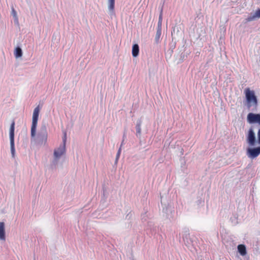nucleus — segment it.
Returning <instances> with one entry per match:
<instances>
[{"instance_id": "nucleus-21", "label": "nucleus", "mask_w": 260, "mask_h": 260, "mask_svg": "<svg viewBox=\"0 0 260 260\" xmlns=\"http://www.w3.org/2000/svg\"><path fill=\"white\" fill-rule=\"evenodd\" d=\"M161 23H162V21H159V20H158V27H161Z\"/></svg>"}, {"instance_id": "nucleus-9", "label": "nucleus", "mask_w": 260, "mask_h": 260, "mask_svg": "<svg viewBox=\"0 0 260 260\" xmlns=\"http://www.w3.org/2000/svg\"><path fill=\"white\" fill-rule=\"evenodd\" d=\"M257 18H260V9L257 10L252 15L247 17L246 19V22H250L254 20Z\"/></svg>"}, {"instance_id": "nucleus-7", "label": "nucleus", "mask_w": 260, "mask_h": 260, "mask_svg": "<svg viewBox=\"0 0 260 260\" xmlns=\"http://www.w3.org/2000/svg\"><path fill=\"white\" fill-rule=\"evenodd\" d=\"M247 120L250 123H257L260 125V114L250 113L247 115Z\"/></svg>"}, {"instance_id": "nucleus-16", "label": "nucleus", "mask_w": 260, "mask_h": 260, "mask_svg": "<svg viewBox=\"0 0 260 260\" xmlns=\"http://www.w3.org/2000/svg\"><path fill=\"white\" fill-rule=\"evenodd\" d=\"M12 15H13V17L15 18V19L17 21L18 17H17V12L14 10V9L13 8L12 9Z\"/></svg>"}, {"instance_id": "nucleus-6", "label": "nucleus", "mask_w": 260, "mask_h": 260, "mask_svg": "<svg viewBox=\"0 0 260 260\" xmlns=\"http://www.w3.org/2000/svg\"><path fill=\"white\" fill-rule=\"evenodd\" d=\"M260 154V146L255 148H248L247 149V155L250 158H254Z\"/></svg>"}, {"instance_id": "nucleus-8", "label": "nucleus", "mask_w": 260, "mask_h": 260, "mask_svg": "<svg viewBox=\"0 0 260 260\" xmlns=\"http://www.w3.org/2000/svg\"><path fill=\"white\" fill-rule=\"evenodd\" d=\"M0 240L5 241V223L3 222H0Z\"/></svg>"}, {"instance_id": "nucleus-15", "label": "nucleus", "mask_w": 260, "mask_h": 260, "mask_svg": "<svg viewBox=\"0 0 260 260\" xmlns=\"http://www.w3.org/2000/svg\"><path fill=\"white\" fill-rule=\"evenodd\" d=\"M22 55V50L19 47H17L15 51V56L16 57H20Z\"/></svg>"}, {"instance_id": "nucleus-13", "label": "nucleus", "mask_w": 260, "mask_h": 260, "mask_svg": "<svg viewBox=\"0 0 260 260\" xmlns=\"http://www.w3.org/2000/svg\"><path fill=\"white\" fill-rule=\"evenodd\" d=\"M161 35V29L160 27H158L157 29L156 34L155 35V42L157 43L159 41V39Z\"/></svg>"}, {"instance_id": "nucleus-4", "label": "nucleus", "mask_w": 260, "mask_h": 260, "mask_svg": "<svg viewBox=\"0 0 260 260\" xmlns=\"http://www.w3.org/2000/svg\"><path fill=\"white\" fill-rule=\"evenodd\" d=\"M246 141L250 146H253L255 144V136L254 131L252 127L250 128L246 136Z\"/></svg>"}, {"instance_id": "nucleus-1", "label": "nucleus", "mask_w": 260, "mask_h": 260, "mask_svg": "<svg viewBox=\"0 0 260 260\" xmlns=\"http://www.w3.org/2000/svg\"><path fill=\"white\" fill-rule=\"evenodd\" d=\"M244 93L245 94L248 107L250 108L252 106L256 107L257 105V100L255 95L254 91L251 90L249 88H246L244 90Z\"/></svg>"}, {"instance_id": "nucleus-5", "label": "nucleus", "mask_w": 260, "mask_h": 260, "mask_svg": "<svg viewBox=\"0 0 260 260\" xmlns=\"http://www.w3.org/2000/svg\"><path fill=\"white\" fill-rule=\"evenodd\" d=\"M67 139V134L65 133L63 138V144L58 147L57 149L54 150V154L55 157L58 158L61 156L64 152L66 150V141Z\"/></svg>"}, {"instance_id": "nucleus-14", "label": "nucleus", "mask_w": 260, "mask_h": 260, "mask_svg": "<svg viewBox=\"0 0 260 260\" xmlns=\"http://www.w3.org/2000/svg\"><path fill=\"white\" fill-rule=\"evenodd\" d=\"M108 4L109 10L113 12L115 7V0H108Z\"/></svg>"}, {"instance_id": "nucleus-12", "label": "nucleus", "mask_w": 260, "mask_h": 260, "mask_svg": "<svg viewBox=\"0 0 260 260\" xmlns=\"http://www.w3.org/2000/svg\"><path fill=\"white\" fill-rule=\"evenodd\" d=\"M141 120H139L137 121L136 126V135L137 136H140L141 134Z\"/></svg>"}, {"instance_id": "nucleus-11", "label": "nucleus", "mask_w": 260, "mask_h": 260, "mask_svg": "<svg viewBox=\"0 0 260 260\" xmlns=\"http://www.w3.org/2000/svg\"><path fill=\"white\" fill-rule=\"evenodd\" d=\"M139 53V47L138 44H134L132 48V55L134 57H137Z\"/></svg>"}, {"instance_id": "nucleus-20", "label": "nucleus", "mask_w": 260, "mask_h": 260, "mask_svg": "<svg viewBox=\"0 0 260 260\" xmlns=\"http://www.w3.org/2000/svg\"><path fill=\"white\" fill-rule=\"evenodd\" d=\"M120 152H121V148H119V149L118 150L117 153L116 159H118L120 154Z\"/></svg>"}, {"instance_id": "nucleus-10", "label": "nucleus", "mask_w": 260, "mask_h": 260, "mask_svg": "<svg viewBox=\"0 0 260 260\" xmlns=\"http://www.w3.org/2000/svg\"><path fill=\"white\" fill-rule=\"evenodd\" d=\"M238 250L242 256L245 255L246 254V247L243 244H240L238 246Z\"/></svg>"}, {"instance_id": "nucleus-18", "label": "nucleus", "mask_w": 260, "mask_h": 260, "mask_svg": "<svg viewBox=\"0 0 260 260\" xmlns=\"http://www.w3.org/2000/svg\"><path fill=\"white\" fill-rule=\"evenodd\" d=\"M257 142L260 145V128L257 132Z\"/></svg>"}, {"instance_id": "nucleus-3", "label": "nucleus", "mask_w": 260, "mask_h": 260, "mask_svg": "<svg viewBox=\"0 0 260 260\" xmlns=\"http://www.w3.org/2000/svg\"><path fill=\"white\" fill-rule=\"evenodd\" d=\"M14 130H15V121L13 120L11 124L10 128V140L11 151L13 157L15 155V144H14Z\"/></svg>"}, {"instance_id": "nucleus-2", "label": "nucleus", "mask_w": 260, "mask_h": 260, "mask_svg": "<svg viewBox=\"0 0 260 260\" xmlns=\"http://www.w3.org/2000/svg\"><path fill=\"white\" fill-rule=\"evenodd\" d=\"M40 109L39 106H38L34 110L32 115V121L31 127V136L34 137L36 134V129L37 125L38 120Z\"/></svg>"}, {"instance_id": "nucleus-17", "label": "nucleus", "mask_w": 260, "mask_h": 260, "mask_svg": "<svg viewBox=\"0 0 260 260\" xmlns=\"http://www.w3.org/2000/svg\"><path fill=\"white\" fill-rule=\"evenodd\" d=\"M158 20H159V21H162V8L161 9Z\"/></svg>"}, {"instance_id": "nucleus-19", "label": "nucleus", "mask_w": 260, "mask_h": 260, "mask_svg": "<svg viewBox=\"0 0 260 260\" xmlns=\"http://www.w3.org/2000/svg\"><path fill=\"white\" fill-rule=\"evenodd\" d=\"M43 138L44 140V142H46L47 139V135L46 133L44 134V135L43 136Z\"/></svg>"}]
</instances>
